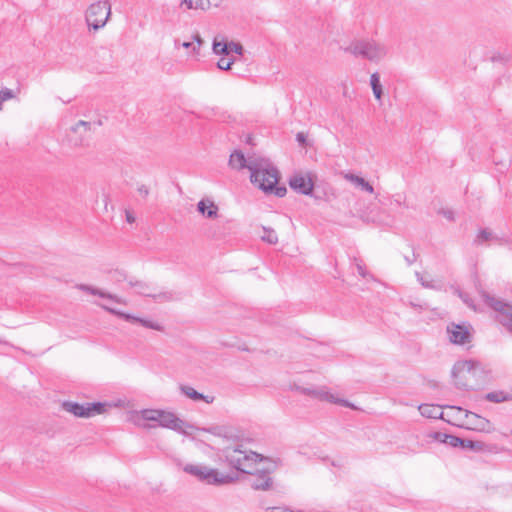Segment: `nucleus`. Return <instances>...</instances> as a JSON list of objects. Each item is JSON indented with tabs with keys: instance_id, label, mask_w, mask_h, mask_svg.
Masks as SVG:
<instances>
[{
	"instance_id": "18",
	"label": "nucleus",
	"mask_w": 512,
	"mask_h": 512,
	"mask_svg": "<svg viewBox=\"0 0 512 512\" xmlns=\"http://www.w3.org/2000/svg\"><path fill=\"white\" fill-rule=\"evenodd\" d=\"M261 156H250L248 158L240 150H235L231 153L229 158V166L231 169L240 171L247 168L250 171V163L256 159H259Z\"/></svg>"
},
{
	"instance_id": "34",
	"label": "nucleus",
	"mask_w": 512,
	"mask_h": 512,
	"mask_svg": "<svg viewBox=\"0 0 512 512\" xmlns=\"http://www.w3.org/2000/svg\"><path fill=\"white\" fill-rule=\"evenodd\" d=\"M192 39H193L192 42H194L193 55L198 56L200 54V49H201L204 41L199 34H194L192 36Z\"/></svg>"
},
{
	"instance_id": "35",
	"label": "nucleus",
	"mask_w": 512,
	"mask_h": 512,
	"mask_svg": "<svg viewBox=\"0 0 512 512\" xmlns=\"http://www.w3.org/2000/svg\"><path fill=\"white\" fill-rule=\"evenodd\" d=\"M445 443L452 447H458V446L461 447V444H463V439L456 437V436L447 435V439L445 440Z\"/></svg>"
},
{
	"instance_id": "29",
	"label": "nucleus",
	"mask_w": 512,
	"mask_h": 512,
	"mask_svg": "<svg viewBox=\"0 0 512 512\" xmlns=\"http://www.w3.org/2000/svg\"><path fill=\"white\" fill-rule=\"evenodd\" d=\"M235 61L236 57L234 55L220 57V59L217 62V67L220 70H230Z\"/></svg>"
},
{
	"instance_id": "28",
	"label": "nucleus",
	"mask_w": 512,
	"mask_h": 512,
	"mask_svg": "<svg viewBox=\"0 0 512 512\" xmlns=\"http://www.w3.org/2000/svg\"><path fill=\"white\" fill-rule=\"evenodd\" d=\"M461 447L464 449L481 452V451L485 450L486 445L481 441H472V440L463 439V444H461Z\"/></svg>"
},
{
	"instance_id": "21",
	"label": "nucleus",
	"mask_w": 512,
	"mask_h": 512,
	"mask_svg": "<svg viewBox=\"0 0 512 512\" xmlns=\"http://www.w3.org/2000/svg\"><path fill=\"white\" fill-rule=\"evenodd\" d=\"M274 470L268 471H259L256 474H251L253 476L251 485L255 490H268L272 485V479L270 474Z\"/></svg>"
},
{
	"instance_id": "27",
	"label": "nucleus",
	"mask_w": 512,
	"mask_h": 512,
	"mask_svg": "<svg viewBox=\"0 0 512 512\" xmlns=\"http://www.w3.org/2000/svg\"><path fill=\"white\" fill-rule=\"evenodd\" d=\"M486 399L493 403H502L512 399L511 395L503 391H494L486 395Z\"/></svg>"
},
{
	"instance_id": "31",
	"label": "nucleus",
	"mask_w": 512,
	"mask_h": 512,
	"mask_svg": "<svg viewBox=\"0 0 512 512\" xmlns=\"http://www.w3.org/2000/svg\"><path fill=\"white\" fill-rule=\"evenodd\" d=\"M228 49L230 50L231 55L236 54L238 56H242L244 53L243 46L238 42H234V41L228 42Z\"/></svg>"
},
{
	"instance_id": "30",
	"label": "nucleus",
	"mask_w": 512,
	"mask_h": 512,
	"mask_svg": "<svg viewBox=\"0 0 512 512\" xmlns=\"http://www.w3.org/2000/svg\"><path fill=\"white\" fill-rule=\"evenodd\" d=\"M262 239L269 244H276L278 242V236L276 232L269 228H264Z\"/></svg>"
},
{
	"instance_id": "45",
	"label": "nucleus",
	"mask_w": 512,
	"mask_h": 512,
	"mask_svg": "<svg viewBox=\"0 0 512 512\" xmlns=\"http://www.w3.org/2000/svg\"><path fill=\"white\" fill-rule=\"evenodd\" d=\"M0 343H3L2 339L0 338Z\"/></svg>"
},
{
	"instance_id": "17",
	"label": "nucleus",
	"mask_w": 512,
	"mask_h": 512,
	"mask_svg": "<svg viewBox=\"0 0 512 512\" xmlns=\"http://www.w3.org/2000/svg\"><path fill=\"white\" fill-rule=\"evenodd\" d=\"M468 410L458 406H446L443 408L442 420L457 427H463Z\"/></svg>"
},
{
	"instance_id": "41",
	"label": "nucleus",
	"mask_w": 512,
	"mask_h": 512,
	"mask_svg": "<svg viewBox=\"0 0 512 512\" xmlns=\"http://www.w3.org/2000/svg\"><path fill=\"white\" fill-rule=\"evenodd\" d=\"M459 296L463 299V301L469 306L471 307L472 309L474 310H481L480 307H476L465 295H463L462 293L459 294Z\"/></svg>"
},
{
	"instance_id": "23",
	"label": "nucleus",
	"mask_w": 512,
	"mask_h": 512,
	"mask_svg": "<svg viewBox=\"0 0 512 512\" xmlns=\"http://www.w3.org/2000/svg\"><path fill=\"white\" fill-rule=\"evenodd\" d=\"M420 414L426 418L442 419L443 408L434 404H422L418 407Z\"/></svg>"
},
{
	"instance_id": "25",
	"label": "nucleus",
	"mask_w": 512,
	"mask_h": 512,
	"mask_svg": "<svg viewBox=\"0 0 512 512\" xmlns=\"http://www.w3.org/2000/svg\"><path fill=\"white\" fill-rule=\"evenodd\" d=\"M212 51L215 55H219L221 57L230 56V50L228 49V42L225 41L223 38L219 39L216 37L213 40L212 44Z\"/></svg>"
},
{
	"instance_id": "6",
	"label": "nucleus",
	"mask_w": 512,
	"mask_h": 512,
	"mask_svg": "<svg viewBox=\"0 0 512 512\" xmlns=\"http://www.w3.org/2000/svg\"><path fill=\"white\" fill-rule=\"evenodd\" d=\"M290 389L321 402L340 405L353 410L358 409V407L353 403L345 400L338 392L332 390L326 385H305L301 379H298L291 383Z\"/></svg>"
},
{
	"instance_id": "2",
	"label": "nucleus",
	"mask_w": 512,
	"mask_h": 512,
	"mask_svg": "<svg viewBox=\"0 0 512 512\" xmlns=\"http://www.w3.org/2000/svg\"><path fill=\"white\" fill-rule=\"evenodd\" d=\"M76 288L83 292L98 296L101 299H103V302H98L97 305L102 309L108 311L109 313L124 319L125 321H128L132 324H139L144 328L158 332H163L165 329L164 325L157 319H154L152 317H143L130 313H125L123 311L116 309L114 307L115 304H126V300L117 296L116 294H111L102 289L86 284H79L76 286Z\"/></svg>"
},
{
	"instance_id": "44",
	"label": "nucleus",
	"mask_w": 512,
	"mask_h": 512,
	"mask_svg": "<svg viewBox=\"0 0 512 512\" xmlns=\"http://www.w3.org/2000/svg\"><path fill=\"white\" fill-rule=\"evenodd\" d=\"M272 512H276V509H273V511H272ZM284 512H292V511L286 510V511H284Z\"/></svg>"
},
{
	"instance_id": "40",
	"label": "nucleus",
	"mask_w": 512,
	"mask_h": 512,
	"mask_svg": "<svg viewBox=\"0 0 512 512\" xmlns=\"http://www.w3.org/2000/svg\"><path fill=\"white\" fill-rule=\"evenodd\" d=\"M137 191L143 198L149 195V188L146 185L138 186Z\"/></svg>"
},
{
	"instance_id": "1",
	"label": "nucleus",
	"mask_w": 512,
	"mask_h": 512,
	"mask_svg": "<svg viewBox=\"0 0 512 512\" xmlns=\"http://www.w3.org/2000/svg\"><path fill=\"white\" fill-rule=\"evenodd\" d=\"M128 420L143 429L164 428L173 430L188 437H196V433H209L181 419L177 413L169 409L146 408L128 413Z\"/></svg>"
},
{
	"instance_id": "32",
	"label": "nucleus",
	"mask_w": 512,
	"mask_h": 512,
	"mask_svg": "<svg viewBox=\"0 0 512 512\" xmlns=\"http://www.w3.org/2000/svg\"><path fill=\"white\" fill-rule=\"evenodd\" d=\"M417 278L423 287L431 289L436 288L434 281L428 275L417 273Z\"/></svg>"
},
{
	"instance_id": "38",
	"label": "nucleus",
	"mask_w": 512,
	"mask_h": 512,
	"mask_svg": "<svg viewBox=\"0 0 512 512\" xmlns=\"http://www.w3.org/2000/svg\"><path fill=\"white\" fill-rule=\"evenodd\" d=\"M478 241L479 242H485L493 238V235L488 230H482L478 235Z\"/></svg>"
},
{
	"instance_id": "7",
	"label": "nucleus",
	"mask_w": 512,
	"mask_h": 512,
	"mask_svg": "<svg viewBox=\"0 0 512 512\" xmlns=\"http://www.w3.org/2000/svg\"><path fill=\"white\" fill-rule=\"evenodd\" d=\"M123 401L119 400L116 403L108 402H95V403H83L80 404L74 401H64L61 404L62 409L77 418H92L96 415L105 414L109 408L122 407Z\"/></svg>"
},
{
	"instance_id": "15",
	"label": "nucleus",
	"mask_w": 512,
	"mask_h": 512,
	"mask_svg": "<svg viewBox=\"0 0 512 512\" xmlns=\"http://www.w3.org/2000/svg\"><path fill=\"white\" fill-rule=\"evenodd\" d=\"M290 187L303 195H311L314 189V175L311 172H296L289 179Z\"/></svg>"
},
{
	"instance_id": "10",
	"label": "nucleus",
	"mask_w": 512,
	"mask_h": 512,
	"mask_svg": "<svg viewBox=\"0 0 512 512\" xmlns=\"http://www.w3.org/2000/svg\"><path fill=\"white\" fill-rule=\"evenodd\" d=\"M128 286L138 295L152 298L155 302L165 303L175 298L173 291L159 288L141 280H129Z\"/></svg>"
},
{
	"instance_id": "16",
	"label": "nucleus",
	"mask_w": 512,
	"mask_h": 512,
	"mask_svg": "<svg viewBox=\"0 0 512 512\" xmlns=\"http://www.w3.org/2000/svg\"><path fill=\"white\" fill-rule=\"evenodd\" d=\"M462 428L483 433H492L495 430L493 424L488 419L471 411H467Z\"/></svg>"
},
{
	"instance_id": "37",
	"label": "nucleus",
	"mask_w": 512,
	"mask_h": 512,
	"mask_svg": "<svg viewBox=\"0 0 512 512\" xmlns=\"http://www.w3.org/2000/svg\"><path fill=\"white\" fill-rule=\"evenodd\" d=\"M428 437L434 441L445 443V440L447 439V434L441 432H432L428 435Z\"/></svg>"
},
{
	"instance_id": "43",
	"label": "nucleus",
	"mask_w": 512,
	"mask_h": 512,
	"mask_svg": "<svg viewBox=\"0 0 512 512\" xmlns=\"http://www.w3.org/2000/svg\"><path fill=\"white\" fill-rule=\"evenodd\" d=\"M357 272L362 276V277H365L366 276V272L363 268L362 265H357Z\"/></svg>"
},
{
	"instance_id": "13",
	"label": "nucleus",
	"mask_w": 512,
	"mask_h": 512,
	"mask_svg": "<svg viewBox=\"0 0 512 512\" xmlns=\"http://www.w3.org/2000/svg\"><path fill=\"white\" fill-rule=\"evenodd\" d=\"M92 124L80 120L73 125L66 134V141L70 146L79 147L87 144L92 136Z\"/></svg>"
},
{
	"instance_id": "11",
	"label": "nucleus",
	"mask_w": 512,
	"mask_h": 512,
	"mask_svg": "<svg viewBox=\"0 0 512 512\" xmlns=\"http://www.w3.org/2000/svg\"><path fill=\"white\" fill-rule=\"evenodd\" d=\"M111 14V6L107 0L90 4L85 12V20L89 28L99 30L103 28Z\"/></svg>"
},
{
	"instance_id": "39",
	"label": "nucleus",
	"mask_w": 512,
	"mask_h": 512,
	"mask_svg": "<svg viewBox=\"0 0 512 512\" xmlns=\"http://www.w3.org/2000/svg\"><path fill=\"white\" fill-rule=\"evenodd\" d=\"M125 219L129 224H133L136 221V216L132 210H125Z\"/></svg>"
},
{
	"instance_id": "12",
	"label": "nucleus",
	"mask_w": 512,
	"mask_h": 512,
	"mask_svg": "<svg viewBox=\"0 0 512 512\" xmlns=\"http://www.w3.org/2000/svg\"><path fill=\"white\" fill-rule=\"evenodd\" d=\"M480 298L485 305L499 313V321L512 334V307L486 292H481Z\"/></svg>"
},
{
	"instance_id": "22",
	"label": "nucleus",
	"mask_w": 512,
	"mask_h": 512,
	"mask_svg": "<svg viewBox=\"0 0 512 512\" xmlns=\"http://www.w3.org/2000/svg\"><path fill=\"white\" fill-rule=\"evenodd\" d=\"M343 178L361 191L367 192L369 194L374 193L373 186L366 179L357 174L347 172L343 174Z\"/></svg>"
},
{
	"instance_id": "5",
	"label": "nucleus",
	"mask_w": 512,
	"mask_h": 512,
	"mask_svg": "<svg viewBox=\"0 0 512 512\" xmlns=\"http://www.w3.org/2000/svg\"><path fill=\"white\" fill-rule=\"evenodd\" d=\"M176 465L186 475L208 485L220 486L232 480L229 475L204 463L178 461Z\"/></svg>"
},
{
	"instance_id": "24",
	"label": "nucleus",
	"mask_w": 512,
	"mask_h": 512,
	"mask_svg": "<svg viewBox=\"0 0 512 512\" xmlns=\"http://www.w3.org/2000/svg\"><path fill=\"white\" fill-rule=\"evenodd\" d=\"M370 86L375 99L378 102H381L383 96V86L380 81V75L377 72L371 74Z\"/></svg>"
},
{
	"instance_id": "20",
	"label": "nucleus",
	"mask_w": 512,
	"mask_h": 512,
	"mask_svg": "<svg viewBox=\"0 0 512 512\" xmlns=\"http://www.w3.org/2000/svg\"><path fill=\"white\" fill-rule=\"evenodd\" d=\"M179 391L183 396L195 402L203 401L207 404H212L215 400V397L213 395H204L196 391L192 386L187 384H181L179 386Z\"/></svg>"
},
{
	"instance_id": "8",
	"label": "nucleus",
	"mask_w": 512,
	"mask_h": 512,
	"mask_svg": "<svg viewBox=\"0 0 512 512\" xmlns=\"http://www.w3.org/2000/svg\"><path fill=\"white\" fill-rule=\"evenodd\" d=\"M481 372L479 365L470 360L455 363L452 369L454 383L461 389H472L478 385Z\"/></svg>"
},
{
	"instance_id": "19",
	"label": "nucleus",
	"mask_w": 512,
	"mask_h": 512,
	"mask_svg": "<svg viewBox=\"0 0 512 512\" xmlns=\"http://www.w3.org/2000/svg\"><path fill=\"white\" fill-rule=\"evenodd\" d=\"M197 211L205 218L217 219L219 207L211 198H203L197 203Z\"/></svg>"
},
{
	"instance_id": "26",
	"label": "nucleus",
	"mask_w": 512,
	"mask_h": 512,
	"mask_svg": "<svg viewBox=\"0 0 512 512\" xmlns=\"http://www.w3.org/2000/svg\"><path fill=\"white\" fill-rule=\"evenodd\" d=\"M181 7H185L186 9H201L206 10L210 7L209 0H181Z\"/></svg>"
},
{
	"instance_id": "3",
	"label": "nucleus",
	"mask_w": 512,
	"mask_h": 512,
	"mask_svg": "<svg viewBox=\"0 0 512 512\" xmlns=\"http://www.w3.org/2000/svg\"><path fill=\"white\" fill-rule=\"evenodd\" d=\"M279 180V172L269 159L260 157L250 163V181L264 192H272L283 196L285 188H275Z\"/></svg>"
},
{
	"instance_id": "14",
	"label": "nucleus",
	"mask_w": 512,
	"mask_h": 512,
	"mask_svg": "<svg viewBox=\"0 0 512 512\" xmlns=\"http://www.w3.org/2000/svg\"><path fill=\"white\" fill-rule=\"evenodd\" d=\"M448 339L455 345H466L471 343L473 337V328L468 323L447 325Z\"/></svg>"
},
{
	"instance_id": "33",
	"label": "nucleus",
	"mask_w": 512,
	"mask_h": 512,
	"mask_svg": "<svg viewBox=\"0 0 512 512\" xmlns=\"http://www.w3.org/2000/svg\"><path fill=\"white\" fill-rule=\"evenodd\" d=\"M15 97L13 91L8 88H4L0 91V111L2 110V105L5 101L13 99Z\"/></svg>"
},
{
	"instance_id": "9",
	"label": "nucleus",
	"mask_w": 512,
	"mask_h": 512,
	"mask_svg": "<svg viewBox=\"0 0 512 512\" xmlns=\"http://www.w3.org/2000/svg\"><path fill=\"white\" fill-rule=\"evenodd\" d=\"M348 51L354 56H361L370 62L379 63L389 54V48L384 42L362 40L352 44Z\"/></svg>"
},
{
	"instance_id": "4",
	"label": "nucleus",
	"mask_w": 512,
	"mask_h": 512,
	"mask_svg": "<svg viewBox=\"0 0 512 512\" xmlns=\"http://www.w3.org/2000/svg\"><path fill=\"white\" fill-rule=\"evenodd\" d=\"M224 452L229 463L243 473L256 474L259 471L275 469V463L271 459L262 457L255 452L239 449Z\"/></svg>"
},
{
	"instance_id": "42",
	"label": "nucleus",
	"mask_w": 512,
	"mask_h": 512,
	"mask_svg": "<svg viewBox=\"0 0 512 512\" xmlns=\"http://www.w3.org/2000/svg\"><path fill=\"white\" fill-rule=\"evenodd\" d=\"M296 139L301 145H304L306 142V137L303 133H298Z\"/></svg>"
},
{
	"instance_id": "36",
	"label": "nucleus",
	"mask_w": 512,
	"mask_h": 512,
	"mask_svg": "<svg viewBox=\"0 0 512 512\" xmlns=\"http://www.w3.org/2000/svg\"><path fill=\"white\" fill-rule=\"evenodd\" d=\"M182 47L184 49H187V50H190V52L193 54V46H194V42H191V41H187V42H182L180 43V41L178 39H176L174 41V47L177 49L178 47Z\"/></svg>"
}]
</instances>
